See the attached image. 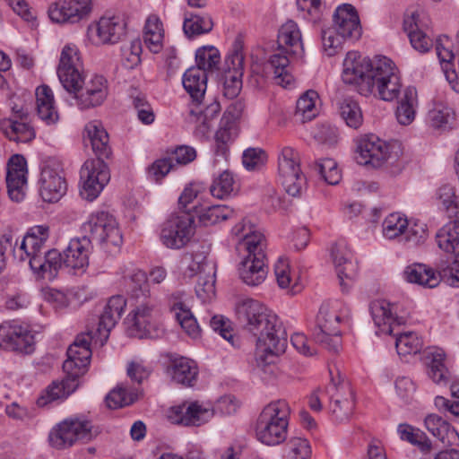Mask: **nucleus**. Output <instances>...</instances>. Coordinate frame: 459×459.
<instances>
[{"label": "nucleus", "mask_w": 459, "mask_h": 459, "mask_svg": "<svg viewBox=\"0 0 459 459\" xmlns=\"http://www.w3.org/2000/svg\"><path fill=\"white\" fill-rule=\"evenodd\" d=\"M342 78L346 84H355L359 94H374L385 101L396 100L402 87L400 77L389 58H361L357 52L347 54Z\"/></svg>", "instance_id": "nucleus-1"}, {"label": "nucleus", "mask_w": 459, "mask_h": 459, "mask_svg": "<svg viewBox=\"0 0 459 459\" xmlns=\"http://www.w3.org/2000/svg\"><path fill=\"white\" fill-rule=\"evenodd\" d=\"M237 323L251 334L257 351L266 355L285 351L287 333L278 316L266 306L253 299H246L236 306Z\"/></svg>", "instance_id": "nucleus-2"}, {"label": "nucleus", "mask_w": 459, "mask_h": 459, "mask_svg": "<svg viewBox=\"0 0 459 459\" xmlns=\"http://www.w3.org/2000/svg\"><path fill=\"white\" fill-rule=\"evenodd\" d=\"M83 236L70 240L64 250V266L73 270L84 269L89 265V255L93 243L112 252L120 247L122 234L116 219L106 212L92 213L82 226Z\"/></svg>", "instance_id": "nucleus-3"}, {"label": "nucleus", "mask_w": 459, "mask_h": 459, "mask_svg": "<svg viewBox=\"0 0 459 459\" xmlns=\"http://www.w3.org/2000/svg\"><path fill=\"white\" fill-rule=\"evenodd\" d=\"M80 58L74 45H65L61 52L57 76L64 89L73 94L81 108H90L103 103L108 95L107 81L94 75L87 82L79 72Z\"/></svg>", "instance_id": "nucleus-4"}, {"label": "nucleus", "mask_w": 459, "mask_h": 459, "mask_svg": "<svg viewBox=\"0 0 459 459\" xmlns=\"http://www.w3.org/2000/svg\"><path fill=\"white\" fill-rule=\"evenodd\" d=\"M129 301L134 307L128 315V320L132 322L129 334L139 339L161 338L165 331L159 322L155 300L150 296L146 274L141 270L130 277Z\"/></svg>", "instance_id": "nucleus-5"}, {"label": "nucleus", "mask_w": 459, "mask_h": 459, "mask_svg": "<svg viewBox=\"0 0 459 459\" xmlns=\"http://www.w3.org/2000/svg\"><path fill=\"white\" fill-rule=\"evenodd\" d=\"M85 133L97 158L87 160L81 169L80 176L83 185L80 195L83 199L93 201L110 179L109 170L104 159L110 156L111 151L108 145V134L100 122L95 120L88 123Z\"/></svg>", "instance_id": "nucleus-6"}, {"label": "nucleus", "mask_w": 459, "mask_h": 459, "mask_svg": "<svg viewBox=\"0 0 459 459\" xmlns=\"http://www.w3.org/2000/svg\"><path fill=\"white\" fill-rule=\"evenodd\" d=\"M362 33L356 8L350 4L339 5L333 14V25L322 30L323 47L328 56H334L344 39L357 40Z\"/></svg>", "instance_id": "nucleus-7"}, {"label": "nucleus", "mask_w": 459, "mask_h": 459, "mask_svg": "<svg viewBox=\"0 0 459 459\" xmlns=\"http://www.w3.org/2000/svg\"><path fill=\"white\" fill-rule=\"evenodd\" d=\"M290 408L285 400L268 403L259 414L255 435L266 446H277L287 438Z\"/></svg>", "instance_id": "nucleus-8"}, {"label": "nucleus", "mask_w": 459, "mask_h": 459, "mask_svg": "<svg viewBox=\"0 0 459 459\" xmlns=\"http://www.w3.org/2000/svg\"><path fill=\"white\" fill-rule=\"evenodd\" d=\"M280 53L270 56L269 65L273 70L275 82L282 87L290 85L293 76L288 71L290 60L287 54H298L303 50L301 33L297 23L292 21L283 24L278 33Z\"/></svg>", "instance_id": "nucleus-9"}, {"label": "nucleus", "mask_w": 459, "mask_h": 459, "mask_svg": "<svg viewBox=\"0 0 459 459\" xmlns=\"http://www.w3.org/2000/svg\"><path fill=\"white\" fill-rule=\"evenodd\" d=\"M247 255L238 266V274L244 283L257 286L264 281L267 275L264 249L266 242L263 234L245 236L243 242Z\"/></svg>", "instance_id": "nucleus-10"}, {"label": "nucleus", "mask_w": 459, "mask_h": 459, "mask_svg": "<svg viewBox=\"0 0 459 459\" xmlns=\"http://www.w3.org/2000/svg\"><path fill=\"white\" fill-rule=\"evenodd\" d=\"M404 277L407 281L419 285L435 288L441 280L446 281L452 287H459V255L447 266L439 265L437 272L423 264L408 265L404 270Z\"/></svg>", "instance_id": "nucleus-11"}, {"label": "nucleus", "mask_w": 459, "mask_h": 459, "mask_svg": "<svg viewBox=\"0 0 459 459\" xmlns=\"http://www.w3.org/2000/svg\"><path fill=\"white\" fill-rule=\"evenodd\" d=\"M399 146L387 145L375 134L365 135L357 146L355 160L360 165H372L374 168L383 164L393 166L398 161Z\"/></svg>", "instance_id": "nucleus-12"}, {"label": "nucleus", "mask_w": 459, "mask_h": 459, "mask_svg": "<svg viewBox=\"0 0 459 459\" xmlns=\"http://www.w3.org/2000/svg\"><path fill=\"white\" fill-rule=\"evenodd\" d=\"M278 172L286 193L293 197L300 196L307 179L300 169L299 154L293 148H282L278 158Z\"/></svg>", "instance_id": "nucleus-13"}, {"label": "nucleus", "mask_w": 459, "mask_h": 459, "mask_svg": "<svg viewBox=\"0 0 459 459\" xmlns=\"http://www.w3.org/2000/svg\"><path fill=\"white\" fill-rule=\"evenodd\" d=\"M92 425L89 420L67 418L58 423L49 433L50 445L56 449L72 446L77 440L87 442L92 438Z\"/></svg>", "instance_id": "nucleus-14"}, {"label": "nucleus", "mask_w": 459, "mask_h": 459, "mask_svg": "<svg viewBox=\"0 0 459 459\" xmlns=\"http://www.w3.org/2000/svg\"><path fill=\"white\" fill-rule=\"evenodd\" d=\"M194 216L188 212L172 214L163 223L160 240L169 248L179 249L186 245L194 234Z\"/></svg>", "instance_id": "nucleus-15"}, {"label": "nucleus", "mask_w": 459, "mask_h": 459, "mask_svg": "<svg viewBox=\"0 0 459 459\" xmlns=\"http://www.w3.org/2000/svg\"><path fill=\"white\" fill-rule=\"evenodd\" d=\"M340 320V316L331 312L328 305L324 304L319 308L313 332L314 340L333 353H337L342 345L340 331L336 326Z\"/></svg>", "instance_id": "nucleus-16"}, {"label": "nucleus", "mask_w": 459, "mask_h": 459, "mask_svg": "<svg viewBox=\"0 0 459 459\" xmlns=\"http://www.w3.org/2000/svg\"><path fill=\"white\" fill-rule=\"evenodd\" d=\"M40 195L45 202L56 203L67 189L63 169L59 162L49 160L44 162L39 178Z\"/></svg>", "instance_id": "nucleus-17"}, {"label": "nucleus", "mask_w": 459, "mask_h": 459, "mask_svg": "<svg viewBox=\"0 0 459 459\" xmlns=\"http://www.w3.org/2000/svg\"><path fill=\"white\" fill-rule=\"evenodd\" d=\"M245 108L242 100L233 102L223 114L220 126L215 134V155L226 158L230 144L238 135L236 120L240 117Z\"/></svg>", "instance_id": "nucleus-18"}, {"label": "nucleus", "mask_w": 459, "mask_h": 459, "mask_svg": "<svg viewBox=\"0 0 459 459\" xmlns=\"http://www.w3.org/2000/svg\"><path fill=\"white\" fill-rule=\"evenodd\" d=\"M241 45L235 44L232 54L225 60L226 69L223 74V95L228 99L236 98L242 89L244 73V56Z\"/></svg>", "instance_id": "nucleus-19"}, {"label": "nucleus", "mask_w": 459, "mask_h": 459, "mask_svg": "<svg viewBox=\"0 0 459 459\" xmlns=\"http://www.w3.org/2000/svg\"><path fill=\"white\" fill-rule=\"evenodd\" d=\"M91 11V0H59L48 8L50 20L56 23H76Z\"/></svg>", "instance_id": "nucleus-20"}, {"label": "nucleus", "mask_w": 459, "mask_h": 459, "mask_svg": "<svg viewBox=\"0 0 459 459\" xmlns=\"http://www.w3.org/2000/svg\"><path fill=\"white\" fill-rule=\"evenodd\" d=\"M83 370V368L77 370L63 369L65 377L53 381L38 398L37 404L43 407L52 401L66 398L78 388L80 378L84 375Z\"/></svg>", "instance_id": "nucleus-21"}, {"label": "nucleus", "mask_w": 459, "mask_h": 459, "mask_svg": "<svg viewBox=\"0 0 459 459\" xmlns=\"http://www.w3.org/2000/svg\"><path fill=\"white\" fill-rule=\"evenodd\" d=\"M91 340V333H80L76 336L74 342L67 349V359L63 363V369L77 370L83 368V374L87 372L92 355Z\"/></svg>", "instance_id": "nucleus-22"}, {"label": "nucleus", "mask_w": 459, "mask_h": 459, "mask_svg": "<svg viewBox=\"0 0 459 459\" xmlns=\"http://www.w3.org/2000/svg\"><path fill=\"white\" fill-rule=\"evenodd\" d=\"M212 415V411L203 408L197 403H192L187 407L185 404L172 407L169 419L176 424L199 426L206 422Z\"/></svg>", "instance_id": "nucleus-23"}, {"label": "nucleus", "mask_w": 459, "mask_h": 459, "mask_svg": "<svg viewBox=\"0 0 459 459\" xmlns=\"http://www.w3.org/2000/svg\"><path fill=\"white\" fill-rule=\"evenodd\" d=\"M0 338L2 342L13 351L26 354L33 351V335L26 329L18 325H0Z\"/></svg>", "instance_id": "nucleus-24"}, {"label": "nucleus", "mask_w": 459, "mask_h": 459, "mask_svg": "<svg viewBox=\"0 0 459 459\" xmlns=\"http://www.w3.org/2000/svg\"><path fill=\"white\" fill-rule=\"evenodd\" d=\"M331 256L335 265L342 291H347L349 285L345 282V279L351 281L356 275V265L351 260V252L344 243L338 242L333 246Z\"/></svg>", "instance_id": "nucleus-25"}, {"label": "nucleus", "mask_w": 459, "mask_h": 459, "mask_svg": "<svg viewBox=\"0 0 459 459\" xmlns=\"http://www.w3.org/2000/svg\"><path fill=\"white\" fill-rule=\"evenodd\" d=\"M447 216L455 218V221L438 230L437 242L438 247L446 253L459 255V198L455 206L449 209Z\"/></svg>", "instance_id": "nucleus-26"}, {"label": "nucleus", "mask_w": 459, "mask_h": 459, "mask_svg": "<svg viewBox=\"0 0 459 459\" xmlns=\"http://www.w3.org/2000/svg\"><path fill=\"white\" fill-rule=\"evenodd\" d=\"M426 26L427 24L418 13H412L403 21V29L408 34L412 48L420 53L428 52L433 45L432 39L424 31Z\"/></svg>", "instance_id": "nucleus-27"}, {"label": "nucleus", "mask_w": 459, "mask_h": 459, "mask_svg": "<svg viewBox=\"0 0 459 459\" xmlns=\"http://www.w3.org/2000/svg\"><path fill=\"white\" fill-rule=\"evenodd\" d=\"M64 254L56 249L44 252L42 257H34L29 261L30 269L43 279L54 280L64 266Z\"/></svg>", "instance_id": "nucleus-28"}, {"label": "nucleus", "mask_w": 459, "mask_h": 459, "mask_svg": "<svg viewBox=\"0 0 459 459\" xmlns=\"http://www.w3.org/2000/svg\"><path fill=\"white\" fill-rule=\"evenodd\" d=\"M370 313L375 325L380 332L386 334L392 335L395 326H399L403 323V318L394 316L391 304L384 299L371 302Z\"/></svg>", "instance_id": "nucleus-29"}, {"label": "nucleus", "mask_w": 459, "mask_h": 459, "mask_svg": "<svg viewBox=\"0 0 459 459\" xmlns=\"http://www.w3.org/2000/svg\"><path fill=\"white\" fill-rule=\"evenodd\" d=\"M182 83L192 101L200 105L207 89V74L200 68L190 67L183 74Z\"/></svg>", "instance_id": "nucleus-30"}, {"label": "nucleus", "mask_w": 459, "mask_h": 459, "mask_svg": "<svg viewBox=\"0 0 459 459\" xmlns=\"http://www.w3.org/2000/svg\"><path fill=\"white\" fill-rule=\"evenodd\" d=\"M126 305V299L121 295L112 296L108 299L100 316L98 327V332L100 334H102V331L105 332L104 341H107L109 332L121 318Z\"/></svg>", "instance_id": "nucleus-31"}, {"label": "nucleus", "mask_w": 459, "mask_h": 459, "mask_svg": "<svg viewBox=\"0 0 459 459\" xmlns=\"http://www.w3.org/2000/svg\"><path fill=\"white\" fill-rule=\"evenodd\" d=\"M330 388L335 390L336 392H338L339 389L348 390L350 395L349 398L347 397L342 399L339 397L337 394H332L333 402L331 403V410L335 420L340 422L348 420L352 415L355 407V402L351 390L347 384H344L343 381L335 383L333 377H332Z\"/></svg>", "instance_id": "nucleus-32"}, {"label": "nucleus", "mask_w": 459, "mask_h": 459, "mask_svg": "<svg viewBox=\"0 0 459 459\" xmlns=\"http://www.w3.org/2000/svg\"><path fill=\"white\" fill-rule=\"evenodd\" d=\"M169 372L176 383L193 386L196 382L198 368L195 360L180 357L172 360Z\"/></svg>", "instance_id": "nucleus-33"}, {"label": "nucleus", "mask_w": 459, "mask_h": 459, "mask_svg": "<svg viewBox=\"0 0 459 459\" xmlns=\"http://www.w3.org/2000/svg\"><path fill=\"white\" fill-rule=\"evenodd\" d=\"M170 310L174 313L182 329H184L190 337L197 338L200 336L201 329L190 308L174 295L171 297L170 300Z\"/></svg>", "instance_id": "nucleus-34"}, {"label": "nucleus", "mask_w": 459, "mask_h": 459, "mask_svg": "<svg viewBox=\"0 0 459 459\" xmlns=\"http://www.w3.org/2000/svg\"><path fill=\"white\" fill-rule=\"evenodd\" d=\"M126 22L120 17H102L97 24V34L102 43H117L126 33Z\"/></svg>", "instance_id": "nucleus-35"}, {"label": "nucleus", "mask_w": 459, "mask_h": 459, "mask_svg": "<svg viewBox=\"0 0 459 459\" xmlns=\"http://www.w3.org/2000/svg\"><path fill=\"white\" fill-rule=\"evenodd\" d=\"M38 116L48 125L58 120V113L55 108L52 90L48 85H41L36 90Z\"/></svg>", "instance_id": "nucleus-36"}, {"label": "nucleus", "mask_w": 459, "mask_h": 459, "mask_svg": "<svg viewBox=\"0 0 459 459\" xmlns=\"http://www.w3.org/2000/svg\"><path fill=\"white\" fill-rule=\"evenodd\" d=\"M425 426L427 429L444 446H453L455 441L456 430L437 414H429L425 418Z\"/></svg>", "instance_id": "nucleus-37"}, {"label": "nucleus", "mask_w": 459, "mask_h": 459, "mask_svg": "<svg viewBox=\"0 0 459 459\" xmlns=\"http://www.w3.org/2000/svg\"><path fill=\"white\" fill-rule=\"evenodd\" d=\"M212 28L213 22L208 13H190L185 16L183 30L185 35L189 39L208 33Z\"/></svg>", "instance_id": "nucleus-38"}, {"label": "nucleus", "mask_w": 459, "mask_h": 459, "mask_svg": "<svg viewBox=\"0 0 459 459\" xmlns=\"http://www.w3.org/2000/svg\"><path fill=\"white\" fill-rule=\"evenodd\" d=\"M318 100V94L313 90L307 91L297 100L296 110L294 112V118L297 122L302 124L314 119L317 114L318 109L316 107V101Z\"/></svg>", "instance_id": "nucleus-39"}, {"label": "nucleus", "mask_w": 459, "mask_h": 459, "mask_svg": "<svg viewBox=\"0 0 459 459\" xmlns=\"http://www.w3.org/2000/svg\"><path fill=\"white\" fill-rule=\"evenodd\" d=\"M221 111V105L218 101L212 100L204 109H194L189 111L188 120L196 124V130L204 135L210 129V122Z\"/></svg>", "instance_id": "nucleus-40"}, {"label": "nucleus", "mask_w": 459, "mask_h": 459, "mask_svg": "<svg viewBox=\"0 0 459 459\" xmlns=\"http://www.w3.org/2000/svg\"><path fill=\"white\" fill-rule=\"evenodd\" d=\"M417 104V91L413 87H407L398 102L396 118L401 125H410L415 117L414 107Z\"/></svg>", "instance_id": "nucleus-41"}, {"label": "nucleus", "mask_w": 459, "mask_h": 459, "mask_svg": "<svg viewBox=\"0 0 459 459\" xmlns=\"http://www.w3.org/2000/svg\"><path fill=\"white\" fill-rule=\"evenodd\" d=\"M1 127L10 140L17 143H28L35 137L33 128L24 122L8 119L1 124Z\"/></svg>", "instance_id": "nucleus-42"}, {"label": "nucleus", "mask_w": 459, "mask_h": 459, "mask_svg": "<svg viewBox=\"0 0 459 459\" xmlns=\"http://www.w3.org/2000/svg\"><path fill=\"white\" fill-rule=\"evenodd\" d=\"M431 356V361L429 366V377L438 385H446L451 375L445 363L446 354L442 350H437Z\"/></svg>", "instance_id": "nucleus-43"}, {"label": "nucleus", "mask_w": 459, "mask_h": 459, "mask_svg": "<svg viewBox=\"0 0 459 459\" xmlns=\"http://www.w3.org/2000/svg\"><path fill=\"white\" fill-rule=\"evenodd\" d=\"M194 212L199 218V221L204 226L212 225L221 221H225L230 217L233 211L226 205H212L200 211L196 206H193Z\"/></svg>", "instance_id": "nucleus-44"}, {"label": "nucleus", "mask_w": 459, "mask_h": 459, "mask_svg": "<svg viewBox=\"0 0 459 459\" xmlns=\"http://www.w3.org/2000/svg\"><path fill=\"white\" fill-rule=\"evenodd\" d=\"M236 190L237 184L234 175L229 169L224 170L215 178L210 187L212 196L219 199L230 196Z\"/></svg>", "instance_id": "nucleus-45"}, {"label": "nucleus", "mask_w": 459, "mask_h": 459, "mask_svg": "<svg viewBox=\"0 0 459 459\" xmlns=\"http://www.w3.org/2000/svg\"><path fill=\"white\" fill-rule=\"evenodd\" d=\"M220 61L221 56L219 50L212 46H204L196 50L195 67L204 70L206 74L217 70Z\"/></svg>", "instance_id": "nucleus-46"}, {"label": "nucleus", "mask_w": 459, "mask_h": 459, "mask_svg": "<svg viewBox=\"0 0 459 459\" xmlns=\"http://www.w3.org/2000/svg\"><path fill=\"white\" fill-rule=\"evenodd\" d=\"M339 111L346 125L358 128L362 124V113L358 102L351 98H345L339 102Z\"/></svg>", "instance_id": "nucleus-47"}, {"label": "nucleus", "mask_w": 459, "mask_h": 459, "mask_svg": "<svg viewBox=\"0 0 459 459\" xmlns=\"http://www.w3.org/2000/svg\"><path fill=\"white\" fill-rule=\"evenodd\" d=\"M454 120L455 113L448 107L436 106L428 113V122L435 129H451Z\"/></svg>", "instance_id": "nucleus-48"}, {"label": "nucleus", "mask_w": 459, "mask_h": 459, "mask_svg": "<svg viewBox=\"0 0 459 459\" xmlns=\"http://www.w3.org/2000/svg\"><path fill=\"white\" fill-rule=\"evenodd\" d=\"M26 173L17 171L16 169H7L6 185L8 195L13 201L20 202L23 198L22 187L27 182Z\"/></svg>", "instance_id": "nucleus-49"}, {"label": "nucleus", "mask_w": 459, "mask_h": 459, "mask_svg": "<svg viewBox=\"0 0 459 459\" xmlns=\"http://www.w3.org/2000/svg\"><path fill=\"white\" fill-rule=\"evenodd\" d=\"M396 337L395 347L399 355L416 354L421 349V341L414 333H394L392 334Z\"/></svg>", "instance_id": "nucleus-50"}, {"label": "nucleus", "mask_w": 459, "mask_h": 459, "mask_svg": "<svg viewBox=\"0 0 459 459\" xmlns=\"http://www.w3.org/2000/svg\"><path fill=\"white\" fill-rule=\"evenodd\" d=\"M398 433L403 440L419 446L422 451H429L430 449L431 443L423 431L414 429L408 424H400L398 426Z\"/></svg>", "instance_id": "nucleus-51"}, {"label": "nucleus", "mask_w": 459, "mask_h": 459, "mask_svg": "<svg viewBox=\"0 0 459 459\" xmlns=\"http://www.w3.org/2000/svg\"><path fill=\"white\" fill-rule=\"evenodd\" d=\"M408 221L399 213H391L383 221V233L385 238L392 239L406 230Z\"/></svg>", "instance_id": "nucleus-52"}, {"label": "nucleus", "mask_w": 459, "mask_h": 459, "mask_svg": "<svg viewBox=\"0 0 459 459\" xmlns=\"http://www.w3.org/2000/svg\"><path fill=\"white\" fill-rule=\"evenodd\" d=\"M316 169L321 178L329 185H337L341 180V173L336 162L332 159H323L316 163Z\"/></svg>", "instance_id": "nucleus-53"}, {"label": "nucleus", "mask_w": 459, "mask_h": 459, "mask_svg": "<svg viewBox=\"0 0 459 459\" xmlns=\"http://www.w3.org/2000/svg\"><path fill=\"white\" fill-rule=\"evenodd\" d=\"M44 238H39L35 232L25 236L21 243L19 251L26 254V256L31 260L34 257H42L41 249L44 246Z\"/></svg>", "instance_id": "nucleus-54"}, {"label": "nucleus", "mask_w": 459, "mask_h": 459, "mask_svg": "<svg viewBox=\"0 0 459 459\" xmlns=\"http://www.w3.org/2000/svg\"><path fill=\"white\" fill-rule=\"evenodd\" d=\"M266 161L265 152L259 148H248L244 151L242 162L248 170H254L264 164Z\"/></svg>", "instance_id": "nucleus-55"}, {"label": "nucleus", "mask_w": 459, "mask_h": 459, "mask_svg": "<svg viewBox=\"0 0 459 459\" xmlns=\"http://www.w3.org/2000/svg\"><path fill=\"white\" fill-rule=\"evenodd\" d=\"M290 459H310L311 447L309 442L302 437H293L290 440Z\"/></svg>", "instance_id": "nucleus-56"}, {"label": "nucleus", "mask_w": 459, "mask_h": 459, "mask_svg": "<svg viewBox=\"0 0 459 459\" xmlns=\"http://www.w3.org/2000/svg\"><path fill=\"white\" fill-rule=\"evenodd\" d=\"M175 166L173 159L170 157L157 160L149 168V174L158 181L164 178Z\"/></svg>", "instance_id": "nucleus-57"}, {"label": "nucleus", "mask_w": 459, "mask_h": 459, "mask_svg": "<svg viewBox=\"0 0 459 459\" xmlns=\"http://www.w3.org/2000/svg\"><path fill=\"white\" fill-rule=\"evenodd\" d=\"M437 199L448 214L449 209L455 206L459 196L455 195V188L452 186L444 185L437 191Z\"/></svg>", "instance_id": "nucleus-58"}, {"label": "nucleus", "mask_w": 459, "mask_h": 459, "mask_svg": "<svg viewBox=\"0 0 459 459\" xmlns=\"http://www.w3.org/2000/svg\"><path fill=\"white\" fill-rule=\"evenodd\" d=\"M126 389L118 386L108 393L106 397L107 405L111 409L123 407L132 403V400L127 399Z\"/></svg>", "instance_id": "nucleus-59"}, {"label": "nucleus", "mask_w": 459, "mask_h": 459, "mask_svg": "<svg viewBox=\"0 0 459 459\" xmlns=\"http://www.w3.org/2000/svg\"><path fill=\"white\" fill-rule=\"evenodd\" d=\"M314 138L321 144L333 146L337 143V132L334 127L322 125L314 133Z\"/></svg>", "instance_id": "nucleus-60"}, {"label": "nucleus", "mask_w": 459, "mask_h": 459, "mask_svg": "<svg viewBox=\"0 0 459 459\" xmlns=\"http://www.w3.org/2000/svg\"><path fill=\"white\" fill-rule=\"evenodd\" d=\"M274 273L278 285L284 289L290 286L291 278L290 275V267L286 260L280 258L274 266Z\"/></svg>", "instance_id": "nucleus-61"}, {"label": "nucleus", "mask_w": 459, "mask_h": 459, "mask_svg": "<svg viewBox=\"0 0 459 459\" xmlns=\"http://www.w3.org/2000/svg\"><path fill=\"white\" fill-rule=\"evenodd\" d=\"M297 5L299 10L306 11L314 21L320 19L325 7L321 0H297Z\"/></svg>", "instance_id": "nucleus-62"}, {"label": "nucleus", "mask_w": 459, "mask_h": 459, "mask_svg": "<svg viewBox=\"0 0 459 459\" xmlns=\"http://www.w3.org/2000/svg\"><path fill=\"white\" fill-rule=\"evenodd\" d=\"M395 390L397 394L406 403L412 398L415 392L413 382L406 377H398L395 381Z\"/></svg>", "instance_id": "nucleus-63"}, {"label": "nucleus", "mask_w": 459, "mask_h": 459, "mask_svg": "<svg viewBox=\"0 0 459 459\" xmlns=\"http://www.w3.org/2000/svg\"><path fill=\"white\" fill-rule=\"evenodd\" d=\"M169 157L173 159L175 165H186L196 158V152L189 146H179Z\"/></svg>", "instance_id": "nucleus-64"}]
</instances>
